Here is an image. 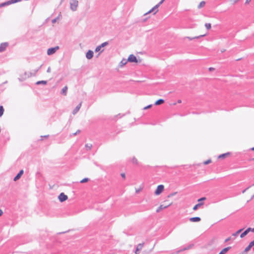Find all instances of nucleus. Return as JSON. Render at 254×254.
I'll return each mask as SVG.
<instances>
[{
	"instance_id": "1",
	"label": "nucleus",
	"mask_w": 254,
	"mask_h": 254,
	"mask_svg": "<svg viewBox=\"0 0 254 254\" xmlns=\"http://www.w3.org/2000/svg\"><path fill=\"white\" fill-rule=\"evenodd\" d=\"M78 5V1L77 0H71L70 1V8L73 11H75L77 10Z\"/></svg>"
},
{
	"instance_id": "2",
	"label": "nucleus",
	"mask_w": 254,
	"mask_h": 254,
	"mask_svg": "<svg viewBox=\"0 0 254 254\" xmlns=\"http://www.w3.org/2000/svg\"><path fill=\"white\" fill-rule=\"evenodd\" d=\"M21 1V0H8L7 1H5V2H4L0 3V8L3 7H4V6H8V5H9L10 4H13V3H15L16 2H19V1Z\"/></svg>"
},
{
	"instance_id": "3",
	"label": "nucleus",
	"mask_w": 254,
	"mask_h": 254,
	"mask_svg": "<svg viewBox=\"0 0 254 254\" xmlns=\"http://www.w3.org/2000/svg\"><path fill=\"white\" fill-rule=\"evenodd\" d=\"M193 246V244H190L188 246H187L182 249H181L177 251L175 253H173V254H178L182 252L190 249Z\"/></svg>"
},
{
	"instance_id": "4",
	"label": "nucleus",
	"mask_w": 254,
	"mask_h": 254,
	"mask_svg": "<svg viewBox=\"0 0 254 254\" xmlns=\"http://www.w3.org/2000/svg\"><path fill=\"white\" fill-rule=\"evenodd\" d=\"M164 189V187L163 185H160L158 186L156 190L155 191V194L156 195H159L161 194Z\"/></svg>"
},
{
	"instance_id": "5",
	"label": "nucleus",
	"mask_w": 254,
	"mask_h": 254,
	"mask_svg": "<svg viewBox=\"0 0 254 254\" xmlns=\"http://www.w3.org/2000/svg\"><path fill=\"white\" fill-rule=\"evenodd\" d=\"M58 198H59V200L61 202H63L65 201L66 200H67L68 198V197L64 192H62L59 195Z\"/></svg>"
},
{
	"instance_id": "6",
	"label": "nucleus",
	"mask_w": 254,
	"mask_h": 254,
	"mask_svg": "<svg viewBox=\"0 0 254 254\" xmlns=\"http://www.w3.org/2000/svg\"><path fill=\"white\" fill-rule=\"evenodd\" d=\"M127 61L130 62V63H137L138 62V61L137 60V58L136 57L131 54V55H130L127 59Z\"/></svg>"
},
{
	"instance_id": "7",
	"label": "nucleus",
	"mask_w": 254,
	"mask_h": 254,
	"mask_svg": "<svg viewBox=\"0 0 254 254\" xmlns=\"http://www.w3.org/2000/svg\"><path fill=\"white\" fill-rule=\"evenodd\" d=\"M42 65H41L40 66V67H39L38 69H36V70H34L33 71V72H29V74L28 75V76H26V77H25L24 78H25V79H26L27 78H29V77H31V76H35V75H36L37 72L39 71V70L41 68V67H42Z\"/></svg>"
},
{
	"instance_id": "8",
	"label": "nucleus",
	"mask_w": 254,
	"mask_h": 254,
	"mask_svg": "<svg viewBox=\"0 0 254 254\" xmlns=\"http://www.w3.org/2000/svg\"><path fill=\"white\" fill-rule=\"evenodd\" d=\"M108 45V42H104L102 44H101L100 45L97 46L95 50V52H99V51H100L101 49L102 48H103L105 46H107Z\"/></svg>"
},
{
	"instance_id": "9",
	"label": "nucleus",
	"mask_w": 254,
	"mask_h": 254,
	"mask_svg": "<svg viewBox=\"0 0 254 254\" xmlns=\"http://www.w3.org/2000/svg\"><path fill=\"white\" fill-rule=\"evenodd\" d=\"M24 171L23 170H21L19 173L15 176L13 179L14 181H16L18 180L21 177V176L23 174Z\"/></svg>"
},
{
	"instance_id": "10",
	"label": "nucleus",
	"mask_w": 254,
	"mask_h": 254,
	"mask_svg": "<svg viewBox=\"0 0 254 254\" xmlns=\"http://www.w3.org/2000/svg\"><path fill=\"white\" fill-rule=\"evenodd\" d=\"M94 53L91 50H89L86 54V57L87 59H91L93 57Z\"/></svg>"
},
{
	"instance_id": "11",
	"label": "nucleus",
	"mask_w": 254,
	"mask_h": 254,
	"mask_svg": "<svg viewBox=\"0 0 254 254\" xmlns=\"http://www.w3.org/2000/svg\"><path fill=\"white\" fill-rule=\"evenodd\" d=\"M7 46L8 43L6 42L1 43L0 45V52L4 51Z\"/></svg>"
},
{
	"instance_id": "12",
	"label": "nucleus",
	"mask_w": 254,
	"mask_h": 254,
	"mask_svg": "<svg viewBox=\"0 0 254 254\" xmlns=\"http://www.w3.org/2000/svg\"><path fill=\"white\" fill-rule=\"evenodd\" d=\"M171 205V203L167 205H165L164 206V205L162 204V205H160L159 206V207L156 210V212L157 213H158L161 210L164 209H165L166 208H167L168 207H169L170 205Z\"/></svg>"
},
{
	"instance_id": "13",
	"label": "nucleus",
	"mask_w": 254,
	"mask_h": 254,
	"mask_svg": "<svg viewBox=\"0 0 254 254\" xmlns=\"http://www.w3.org/2000/svg\"><path fill=\"white\" fill-rule=\"evenodd\" d=\"M81 102L75 108V109L73 110L72 111V114L73 115H75L78 112V111L79 110V109H80L81 108Z\"/></svg>"
},
{
	"instance_id": "14",
	"label": "nucleus",
	"mask_w": 254,
	"mask_h": 254,
	"mask_svg": "<svg viewBox=\"0 0 254 254\" xmlns=\"http://www.w3.org/2000/svg\"><path fill=\"white\" fill-rule=\"evenodd\" d=\"M201 220V218L199 217H191L190 218V221L193 222H198Z\"/></svg>"
},
{
	"instance_id": "15",
	"label": "nucleus",
	"mask_w": 254,
	"mask_h": 254,
	"mask_svg": "<svg viewBox=\"0 0 254 254\" xmlns=\"http://www.w3.org/2000/svg\"><path fill=\"white\" fill-rule=\"evenodd\" d=\"M55 53H56V52H55V49H54V48H49V49H48V50L47 51V54L48 55H52Z\"/></svg>"
},
{
	"instance_id": "16",
	"label": "nucleus",
	"mask_w": 254,
	"mask_h": 254,
	"mask_svg": "<svg viewBox=\"0 0 254 254\" xmlns=\"http://www.w3.org/2000/svg\"><path fill=\"white\" fill-rule=\"evenodd\" d=\"M231 248V247H228L224 249H223L219 253V254H225Z\"/></svg>"
},
{
	"instance_id": "17",
	"label": "nucleus",
	"mask_w": 254,
	"mask_h": 254,
	"mask_svg": "<svg viewBox=\"0 0 254 254\" xmlns=\"http://www.w3.org/2000/svg\"><path fill=\"white\" fill-rule=\"evenodd\" d=\"M165 102V101L164 100L162 99H160L159 100H158L157 101H156L155 103H154V105H161L163 103H164Z\"/></svg>"
},
{
	"instance_id": "18",
	"label": "nucleus",
	"mask_w": 254,
	"mask_h": 254,
	"mask_svg": "<svg viewBox=\"0 0 254 254\" xmlns=\"http://www.w3.org/2000/svg\"><path fill=\"white\" fill-rule=\"evenodd\" d=\"M230 154V152H227V153L222 154L218 156V158L224 159L225 157L228 156Z\"/></svg>"
},
{
	"instance_id": "19",
	"label": "nucleus",
	"mask_w": 254,
	"mask_h": 254,
	"mask_svg": "<svg viewBox=\"0 0 254 254\" xmlns=\"http://www.w3.org/2000/svg\"><path fill=\"white\" fill-rule=\"evenodd\" d=\"M203 204V202H200V203H198L196 204L193 207V210L194 211H196L198 209V207H199L200 206H201Z\"/></svg>"
},
{
	"instance_id": "20",
	"label": "nucleus",
	"mask_w": 254,
	"mask_h": 254,
	"mask_svg": "<svg viewBox=\"0 0 254 254\" xmlns=\"http://www.w3.org/2000/svg\"><path fill=\"white\" fill-rule=\"evenodd\" d=\"M67 87L66 86H65L62 89V90L61 91V94H63L64 95H66V93H67Z\"/></svg>"
},
{
	"instance_id": "21",
	"label": "nucleus",
	"mask_w": 254,
	"mask_h": 254,
	"mask_svg": "<svg viewBox=\"0 0 254 254\" xmlns=\"http://www.w3.org/2000/svg\"><path fill=\"white\" fill-rule=\"evenodd\" d=\"M29 72H25L24 74V75L21 77V78H19L18 79L19 81H22L24 80H25V79L24 78L25 77L27 76L29 74Z\"/></svg>"
},
{
	"instance_id": "22",
	"label": "nucleus",
	"mask_w": 254,
	"mask_h": 254,
	"mask_svg": "<svg viewBox=\"0 0 254 254\" xmlns=\"http://www.w3.org/2000/svg\"><path fill=\"white\" fill-rule=\"evenodd\" d=\"M205 36V35L204 34V35H199L198 36L194 37H192V38H190V37H187V38L189 39L190 40H193V39H199V38H200L201 37H204Z\"/></svg>"
},
{
	"instance_id": "23",
	"label": "nucleus",
	"mask_w": 254,
	"mask_h": 254,
	"mask_svg": "<svg viewBox=\"0 0 254 254\" xmlns=\"http://www.w3.org/2000/svg\"><path fill=\"white\" fill-rule=\"evenodd\" d=\"M127 60L126 59H123L122 61L120 62V66H123L124 65H126L127 62Z\"/></svg>"
},
{
	"instance_id": "24",
	"label": "nucleus",
	"mask_w": 254,
	"mask_h": 254,
	"mask_svg": "<svg viewBox=\"0 0 254 254\" xmlns=\"http://www.w3.org/2000/svg\"><path fill=\"white\" fill-rule=\"evenodd\" d=\"M47 83V81L46 80L38 81L36 83V85L44 84L46 85Z\"/></svg>"
},
{
	"instance_id": "25",
	"label": "nucleus",
	"mask_w": 254,
	"mask_h": 254,
	"mask_svg": "<svg viewBox=\"0 0 254 254\" xmlns=\"http://www.w3.org/2000/svg\"><path fill=\"white\" fill-rule=\"evenodd\" d=\"M143 245L144 243H140L137 245L136 247L137 251H140L142 249Z\"/></svg>"
},
{
	"instance_id": "26",
	"label": "nucleus",
	"mask_w": 254,
	"mask_h": 254,
	"mask_svg": "<svg viewBox=\"0 0 254 254\" xmlns=\"http://www.w3.org/2000/svg\"><path fill=\"white\" fill-rule=\"evenodd\" d=\"M205 2L204 1H202L199 3L197 7L198 8H201V7H203L205 5Z\"/></svg>"
},
{
	"instance_id": "27",
	"label": "nucleus",
	"mask_w": 254,
	"mask_h": 254,
	"mask_svg": "<svg viewBox=\"0 0 254 254\" xmlns=\"http://www.w3.org/2000/svg\"><path fill=\"white\" fill-rule=\"evenodd\" d=\"M4 108L2 106H0V117H1L4 113Z\"/></svg>"
},
{
	"instance_id": "28",
	"label": "nucleus",
	"mask_w": 254,
	"mask_h": 254,
	"mask_svg": "<svg viewBox=\"0 0 254 254\" xmlns=\"http://www.w3.org/2000/svg\"><path fill=\"white\" fill-rule=\"evenodd\" d=\"M248 234V232L246 230L244 232H243L240 235L241 238H243L245 236H246Z\"/></svg>"
},
{
	"instance_id": "29",
	"label": "nucleus",
	"mask_w": 254,
	"mask_h": 254,
	"mask_svg": "<svg viewBox=\"0 0 254 254\" xmlns=\"http://www.w3.org/2000/svg\"><path fill=\"white\" fill-rule=\"evenodd\" d=\"M159 6L158 4H156L155 6H154L152 8L153 10L155 11L154 13H153L155 14L157 11H158V8Z\"/></svg>"
},
{
	"instance_id": "30",
	"label": "nucleus",
	"mask_w": 254,
	"mask_h": 254,
	"mask_svg": "<svg viewBox=\"0 0 254 254\" xmlns=\"http://www.w3.org/2000/svg\"><path fill=\"white\" fill-rule=\"evenodd\" d=\"M205 26L207 30H209L211 28V25L210 23H205Z\"/></svg>"
},
{
	"instance_id": "31",
	"label": "nucleus",
	"mask_w": 254,
	"mask_h": 254,
	"mask_svg": "<svg viewBox=\"0 0 254 254\" xmlns=\"http://www.w3.org/2000/svg\"><path fill=\"white\" fill-rule=\"evenodd\" d=\"M85 147L87 148V149L90 150L92 147V145L91 144H86L85 145Z\"/></svg>"
},
{
	"instance_id": "32",
	"label": "nucleus",
	"mask_w": 254,
	"mask_h": 254,
	"mask_svg": "<svg viewBox=\"0 0 254 254\" xmlns=\"http://www.w3.org/2000/svg\"><path fill=\"white\" fill-rule=\"evenodd\" d=\"M88 181H89V179L87 178H85L82 179L81 181H80V183H84L87 182Z\"/></svg>"
},
{
	"instance_id": "33",
	"label": "nucleus",
	"mask_w": 254,
	"mask_h": 254,
	"mask_svg": "<svg viewBox=\"0 0 254 254\" xmlns=\"http://www.w3.org/2000/svg\"><path fill=\"white\" fill-rule=\"evenodd\" d=\"M242 230H243V229H241L239 230L238 231H237L236 233H233L232 235H233V236H237V235H238V234H239V233H240Z\"/></svg>"
},
{
	"instance_id": "34",
	"label": "nucleus",
	"mask_w": 254,
	"mask_h": 254,
	"mask_svg": "<svg viewBox=\"0 0 254 254\" xmlns=\"http://www.w3.org/2000/svg\"><path fill=\"white\" fill-rule=\"evenodd\" d=\"M252 247H251L249 245L246 248L245 250V252H247L248 251H249L252 248Z\"/></svg>"
},
{
	"instance_id": "35",
	"label": "nucleus",
	"mask_w": 254,
	"mask_h": 254,
	"mask_svg": "<svg viewBox=\"0 0 254 254\" xmlns=\"http://www.w3.org/2000/svg\"><path fill=\"white\" fill-rule=\"evenodd\" d=\"M246 230L248 232V233L250 231H251L252 232H254V228H252L250 227V228H247Z\"/></svg>"
},
{
	"instance_id": "36",
	"label": "nucleus",
	"mask_w": 254,
	"mask_h": 254,
	"mask_svg": "<svg viewBox=\"0 0 254 254\" xmlns=\"http://www.w3.org/2000/svg\"><path fill=\"white\" fill-rule=\"evenodd\" d=\"M132 162L134 164H137V159L135 158V157H133L132 159Z\"/></svg>"
},
{
	"instance_id": "37",
	"label": "nucleus",
	"mask_w": 254,
	"mask_h": 254,
	"mask_svg": "<svg viewBox=\"0 0 254 254\" xmlns=\"http://www.w3.org/2000/svg\"><path fill=\"white\" fill-rule=\"evenodd\" d=\"M211 162V160L210 159H209V160H207L206 161H205L204 162V164L205 165H207V164H209Z\"/></svg>"
},
{
	"instance_id": "38",
	"label": "nucleus",
	"mask_w": 254,
	"mask_h": 254,
	"mask_svg": "<svg viewBox=\"0 0 254 254\" xmlns=\"http://www.w3.org/2000/svg\"><path fill=\"white\" fill-rule=\"evenodd\" d=\"M80 131H81L80 130L78 129L75 133H73L72 134V135H73V136L76 135L77 134L79 133L80 132Z\"/></svg>"
},
{
	"instance_id": "39",
	"label": "nucleus",
	"mask_w": 254,
	"mask_h": 254,
	"mask_svg": "<svg viewBox=\"0 0 254 254\" xmlns=\"http://www.w3.org/2000/svg\"><path fill=\"white\" fill-rule=\"evenodd\" d=\"M152 106V104L149 105H148V106H147L145 107L144 108V110L148 109H149V108H151Z\"/></svg>"
},
{
	"instance_id": "40",
	"label": "nucleus",
	"mask_w": 254,
	"mask_h": 254,
	"mask_svg": "<svg viewBox=\"0 0 254 254\" xmlns=\"http://www.w3.org/2000/svg\"><path fill=\"white\" fill-rule=\"evenodd\" d=\"M206 199V197H201L200 198L198 199V201L199 202L201 201L205 200Z\"/></svg>"
},
{
	"instance_id": "41",
	"label": "nucleus",
	"mask_w": 254,
	"mask_h": 254,
	"mask_svg": "<svg viewBox=\"0 0 254 254\" xmlns=\"http://www.w3.org/2000/svg\"><path fill=\"white\" fill-rule=\"evenodd\" d=\"M251 247H253L254 246V240L252 241L249 244Z\"/></svg>"
},
{
	"instance_id": "42",
	"label": "nucleus",
	"mask_w": 254,
	"mask_h": 254,
	"mask_svg": "<svg viewBox=\"0 0 254 254\" xmlns=\"http://www.w3.org/2000/svg\"><path fill=\"white\" fill-rule=\"evenodd\" d=\"M152 12H155V11L154 10H153V8H152L151 9H150L148 12H147L145 14V15H146L148 13H151Z\"/></svg>"
},
{
	"instance_id": "43",
	"label": "nucleus",
	"mask_w": 254,
	"mask_h": 254,
	"mask_svg": "<svg viewBox=\"0 0 254 254\" xmlns=\"http://www.w3.org/2000/svg\"><path fill=\"white\" fill-rule=\"evenodd\" d=\"M250 187H251V186H249V187H248V188H247L246 189H245L244 190H243L242 191V193H245V191H246L247 190H248Z\"/></svg>"
},
{
	"instance_id": "44",
	"label": "nucleus",
	"mask_w": 254,
	"mask_h": 254,
	"mask_svg": "<svg viewBox=\"0 0 254 254\" xmlns=\"http://www.w3.org/2000/svg\"><path fill=\"white\" fill-rule=\"evenodd\" d=\"M165 0H161L157 4L160 6L164 1Z\"/></svg>"
},
{
	"instance_id": "45",
	"label": "nucleus",
	"mask_w": 254,
	"mask_h": 254,
	"mask_svg": "<svg viewBox=\"0 0 254 254\" xmlns=\"http://www.w3.org/2000/svg\"><path fill=\"white\" fill-rule=\"evenodd\" d=\"M165 0H161L157 4L160 6L164 1Z\"/></svg>"
},
{
	"instance_id": "46",
	"label": "nucleus",
	"mask_w": 254,
	"mask_h": 254,
	"mask_svg": "<svg viewBox=\"0 0 254 254\" xmlns=\"http://www.w3.org/2000/svg\"><path fill=\"white\" fill-rule=\"evenodd\" d=\"M53 48H54V49H55V52H56L59 49V46H56L55 47H53Z\"/></svg>"
},
{
	"instance_id": "47",
	"label": "nucleus",
	"mask_w": 254,
	"mask_h": 254,
	"mask_svg": "<svg viewBox=\"0 0 254 254\" xmlns=\"http://www.w3.org/2000/svg\"><path fill=\"white\" fill-rule=\"evenodd\" d=\"M53 48H54V49H55V52H56L59 49V46H56L55 47H53Z\"/></svg>"
},
{
	"instance_id": "48",
	"label": "nucleus",
	"mask_w": 254,
	"mask_h": 254,
	"mask_svg": "<svg viewBox=\"0 0 254 254\" xmlns=\"http://www.w3.org/2000/svg\"><path fill=\"white\" fill-rule=\"evenodd\" d=\"M121 175L122 178H123L124 179H125L126 175H125V173H122Z\"/></svg>"
},
{
	"instance_id": "49",
	"label": "nucleus",
	"mask_w": 254,
	"mask_h": 254,
	"mask_svg": "<svg viewBox=\"0 0 254 254\" xmlns=\"http://www.w3.org/2000/svg\"><path fill=\"white\" fill-rule=\"evenodd\" d=\"M230 240H231V237H229V238H228L227 239H226L225 240V243L228 242V241H229Z\"/></svg>"
},
{
	"instance_id": "50",
	"label": "nucleus",
	"mask_w": 254,
	"mask_h": 254,
	"mask_svg": "<svg viewBox=\"0 0 254 254\" xmlns=\"http://www.w3.org/2000/svg\"><path fill=\"white\" fill-rule=\"evenodd\" d=\"M209 69V70L210 71H213V70H214V68L213 67H209V69Z\"/></svg>"
},
{
	"instance_id": "51",
	"label": "nucleus",
	"mask_w": 254,
	"mask_h": 254,
	"mask_svg": "<svg viewBox=\"0 0 254 254\" xmlns=\"http://www.w3.org/2000/svg\"><path fill=\"white\" fill-rule=\"evenodd\" d=\"M47 72L49 73L51 72V67H49L47 70Z\"/></svg>"
},
{
	"instance_id": "52",
	"label": "nucleus",
	"mask_w": 254,
	"mask_h": 254,
	"mask_svg": "<svg viewBox=\"0 0 254 254\" xmlns=\"http://www.w3.org/2000/svg\"><path fill=\"white\" fill-rule=\"evenodd\" d=\"M251 0H246V2H245V3L246 4H249L250 3V2L251 1Z\"/></svg>"
},
{
	"instance_id": "53",
	"label": "nucleus",
	"mask_w": 254,
	"mask_h": 254,
	"mask_svg": "<svg viewBox=\"0 0 254 254\" xmlns=\"http://www.w3.org/2000/svg\"><path fill=\"white\" fill-rule=\"evenodd\" d=\"M56 21H57V18H55V19L52 20V22L53 23H55L56 22Z\"/></svg>"
},
{
	"instance_id": "54",
	"label": "nucleus",
	"mask_w": 254,
	"mask_h": 254,
	"mask_svg": "<svg viewBox=\"0 0 254 254\" xmlns=\"http://www.w3.org/2000/svg\"><path fill=\"white\" fill-rule=\"evenodd\" d=\"M3 211L1 209H0V217L2 215Z\"/></svg>"
},
{
	"instance_id": "55",
	"label": "nucleus",
	"mask_w": 254,
	"mask_h": 254,
	"mask_svg": "<svg viewBox=\"0 0 254 254\" xmlns=\"http://www.w3.org/2000/svg\"><path fill=\"white\" fill-rule=\"evenodd\" d=\"M48 136H49V135H45V136H41V137H45V138H47V137H48Z\"/></svg>"
},
{
	"instance_id": "56",
	"label": "nucleus",
	"mask_w": 254,
	"mask_h": 254,
	"mask_svg": "<svg viewBox=\"0 0 254 254\" xmlns=\"http://www.w3.org/2000/svg\"><path fill=\"white\" fill-rule=\"evenodd\" d=\"M139 251H137V248H136V250H135V253L136 254H138V252H139Z\"/></svg>"
},
{
	"instance_id": "57",
	"label": "nucleus",
	"mask_w": 254,
	"mask_h": 254,
	"mask_svg": "<svg viewBox=\"0 0 254 254\" xmlns=\"http://www.w3.org/2000/svg\"><path fill=\"white\" fill-rule=\"evenodd\" d=\"M240 0H234V3H236L238 1H239Z\"/></svg>"
},
{
	"instance_id": "58",
	"label": "nucleus",
	"mask_w": 254,
	"mask_h": 254,
	"mask_svg": "<svg viewBox=\"0 0 254 254\" xmlns=\"http://www.w3.org/2000/svg\"><path fill=\"white\" fill-rule=\"evenodd\" d=\"M178 103H182V101H181V100H178Z\"/></svg>"
},
{
	"instance_id": "59",
	"label": "nucleus",
	"mask_w": 254,
	"mask_h": 254,
	"mask_svg": "<svg viewBox=\"0 0 254 254\" xmlns=\"http://www.w3.org/2000/svg\"><path fill=\"white\" fill-rule=\"evenodd\" d=\"M173 194H171L168 195V197H170L171 196H173Z\"/></svg>"
},
{
	"instance_id": "60",
	"label": "nucleus",
	"mask_w": 254,
	"mask_h": 254,
	"mask_svg": "<svg viewBox=\"0 0 254 254\" xmlns=\"http://www.w3.org/2000/svg\"><path fill=\"white\" fill-rule=\"evenodd\" d=\"M254 194L252 196V197H251V199H253V198H254Z\"/></svg>"
},
{
	"instance_id": "61",
	"label": "nucleus",
	"mask_w": 254,
	"mask_h": 254,
	"mask_svg": "<svg viewBox=\"0 0 254 254\" xmlns=\"http://www.w3.org/2000/svg\"><path fill=\"white\" fill-rule=\"evenodd\" d=\"M64 0H61V3H62Z\"/></svg>"
},
{
	"instance_id": "62",
	"label": "nucleus",
	"mask_w": 254,
	"mask_h": 254,
	"mask_svg": "<svg viewBox=\"0 0 254 254\" xmlns=\"http://www.w3.org/2000/svg\"><path fill=\"white\" fill-rule=\"evenodd\" d=\"M252 150H254V147H253L252 149H251Z\"/></svg>"
},
{
	"instance_id": "63",
	"label": "nucleus",
	"mask_w": 254,
	"mask_h": 254,
	"mask_svg": "<svg viewBox=\"0 0 254 254\" xmlns=\"http://www.w3.org/2000/svg\"><path fill=\"white\" fill-rule=\"evenodd\" d=\"M136 192L137 193H138V192H139V190H137L136 191Z\"/></svg>"
},
{
	"instance_id": "64",
	"label": "nucleus",
	"mask_w": 254,
	"mask_h": 254,
	"mask_svg": "<svg viewBox=\"0 0 254 254\" xmlns=\"http://www.w3.org/2000/svg\"><path fill=\"white\" fill-rule=\"evenodd\" d=\"M65 232H62V233H60L61 234H63V233H64Z\"/></svg>"
}]
</instances>
